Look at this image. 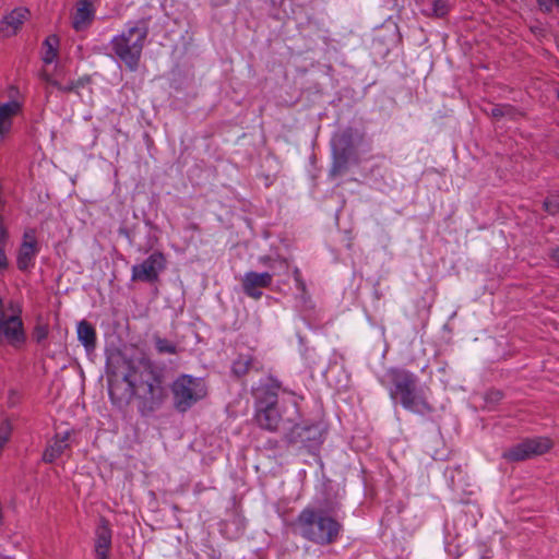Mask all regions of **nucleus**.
<instances>
[{"label": "nucleus", "instance_id": "nucleus-1", "mask_svg": "<svg viewBox=\"0 0 559 559\" xmlns=\"http://www.w3.org/2000/svg\"><path fill=\"white\" fill-rule=\"evenodd\" d=\"M123 379L138 399L143 415L159 409L168 396L163 370L147 358L129 361Z\"/></svg>", "mask_w": 559, "mask_h": 559}, {"label": "nucleus", "instance_id": "nucleus-2", "mask_svg": "<svg viewBox=\"0 0 559 559\" xmlns=\"http://www.w3.org/2000/svg\"><path fill=\"white\" fill-rule=\"evenodd\" d=\"M418 381V377L412 371L392 368L386 371L382 383L386 386L393 403L401 404L411 413L429 415L435 409L430 402V390L419 386Z\"/></svg>", "mask_w": 559, "mask_h": 559}, {"label": "nucleus", "instance_id": "nucleus-3", "mask_svg": "<svg viewBox=\"0 0 559 559\" xmlns=\"http://www.w3.org/2000/svg\"><path fill=\"white\" fill-rule=\"evenodd\" d=\"M294 525L302 538L320 546L335 543L343 530V525L330 513L314 508H305Z\"/></svg>", "mask_w": 559, "mask_h": 559}, {"label": "nucleus", "instance_id": "nucleus-4", "mask_svg": "<svg viewBox=\"0 0 559 559\" xmlns=\"http://www.w3.org/2000/svg\"><path fill=\"white\" fill-rule=\"evenodd\" d=\"M147 34L148 22L142 19L129 22L126 29L111 39L112 50L130 71L139 67Z\"/></svg>", "mask_w": 559, "mask_h": 559}, {"label": "nucleus", "instance_id": "nucleus-5", "mask_svg": "<svg viewBox=\"0 0 559 559\" xmlns=\"http://www.w3.org/2000/svg\"><path fill=\"white\" fill-rule=\"evenodd\" d=\"M171 393L175 408L180 413H185L194 404L205 399L207 385L202 378L180 374L171 383Z\"/></svg>", "mask_w": 559, "mask_h": 559}, {"label": "nucleus", "instance_id": "nucleus-6", "mask_svg": "<svg viewBox=\"0 0 559 559\" xmlns=\"http://www.w3.org/2000/svg\"><path fill=\"white\" fill-rule=\"evenodd\" d=\"M551 447L552 441L547 437L527 438L507 449L502 457L508 462L525 461L548 452Z\"/></svg>", "mask_w": 559, "mask_h": 559}, {"label": "nucleus", "instance_id": "nucleus-7", "mask_svg": "<svg viewBox=\"0 0 559 559\" xmlns=\"http://www.w3.org/2000/svg\"><path fill=\"white\" fill-rule=\"evenodd\" d=\"M166 264L165 254L160 251H155L143 262L132 266L131 280L134 282L153 283L158 280L159 274L166 269Z\"/></svg>", "mask_w": 559, "mask_h": 559}, {"label": "nucleus", "instance_id": "nucleus-8", "mask_svg": "<svg viewBox=\"0 0 559 559\" xmlns=\"http://www.w3.org/2000/svg\"><path fill=\"white\" fill-rule=\"evenodd\" d=\"M39 249L35 229H25L16 255V265L19 270L27 271L32 269L35 264V259L39 253Z\"/></svg>", "mask_w": 559, "mask_h": 559}, {"label": "nucleus", "instance_id": "nucleus-9", "mask_svg": "<svg viewBox=\"0 0 559 559\" xmlns=\"http://www.w3.org/2000/svg\"><path fill=\"white\" fill-rule=\"evenodd\" d=\"M272 273L263 272H247L242 278V288L247 296L253 299H260L262 297L261 288H266L272 284Z\"/></svg>", "mask_w": 559, "mask_h": 559}, {"label": "nucleus", "instance_id": "nucleus-10", "mask_svg": "<svg viewBox=\"0 0 559 559\" xmlns=\"http://www.w3.org/2000/svg\"><path fill=\"white\" fill-rule=\"evenodd\" d=\"M3 336L13 346L20 345L25 341L23 322L19 316L13 314L8 318L1 319L0 345L3 342Z\"/></svg>", "mask_w": 559, "mask_h": 559}, {"label": "nucleus", "instance_id": "nucleus-11", "mask_svg": "<svg viewBox=\"0 0 559 559\" xmlns=\"http://www.w3.org/2000/svg\"><path fill=\"white\" fill-rule=\"evenodd\" d=\"M31 13L28 9L20 7L13 9L10 13L3 16L1 21L0 32L4 37L15 35L25 21L28 20Z\"/></svg>", "mask_w": 559, "mask_h": 559}, {"label": "nucleus", "instance_id": "nucleus-12", "mask_svg": "<svg viewBox=\"0 0 559 559\" xmlns=\"http://www.w3.org/2000/svg\"><path fill=\"white\" fill-rule=\"evenodd\" d=\"M255 419L261 428L276 431L281 423V415L276 408V404H260Z\"/></svg>", "mask_w": 559, "mask_h": 559}, {"label": "nucleus", "instance_id": "nucleus-13", "mask_svg": "<svg viewBox=\"0 0 559 559\" xmlns=\"http://www.w3.org/2000/svg\"><path fill=\"white\" fill-rule=\"evenodd\" d=\"M22 111V105L17 100H10L0 105V142L11 131L13 118Z\"/></svg>", "mask_w": 559, "mask_h": 559}, {"label": "nucleus", "instance_id": "nucleus-14", "mask_svg": "<svg viewBox=\"0 0 559 559\" xmlns=\"http://www.w3.org/2000/svg\"><path fill=\"white\" fill-rule=\"evenodd\" d=\"M111 545V530L105 520L100 521L96 530L95 552L98 559H107Z\"/></svg>", "mask_w": 559, "mask_h": 559}, {"label": "nucleus", "instance_id": "nucleus-15", "mask_svg": "<svg viewBox=\"0 0 559 559\" xmlns=\"http://www.w3.org/2000/svg\"><path fill=\"white\" fill-rule=\"evenodd\" d=\"M70 431L56 435L55 439L49 443L44 452V461L52 463L60 457L67 449H69Z\"/></svg>", "mask_w": 559, "mask_h": 559}, {"label": "nucleus", "instance_id": "nucleus-16", "mask_svg": "<svg viewBox=\"0 0 559 559\" xmlns=\"http://www.w3.org/2000/svg\"><path fill=\"white\" fill-rule=\"evenodd\" d=\"M78 340L84 346L87 353H91L96 347V331L94 326L85 320L78 323L76 326Z\"/></svg>", "mask_w": 559, "mask_h": 559}, {"label": "nucleus", "instance_id": "nucleus-17", "mask_svg": "<svg viewBox=\"0 0 559 559\" xmlns=\"http://www.w3.org/2000/svg\"><path fill=\"white\" fill-rule=\"evenodd\" d=\"M93 20L92 4L87 1L79 2L73 14L72 25L76 31L84 29Z\"/></svg>", "mask_w": 559, "mask_h": 559}, {"label": "nucleus", "instance_id": "nucleus-18", "mask_svg": "<svg viewBox=\"0 0 559 559\" xmlns=\"http://www.w3.org/2000/svg\"><path fill=\"white\" fill-rule=\"evenodd\" d=\"M59 38L56 35L48 36L43 43V61L46 64L53 62L58 56Z\"/></svg>", "mask_w": 559, "mask_h": 559}, {"label": "nucleus", "instance_id": "nucleus-19", "mask_svg": "<svg viewBox=\"0 0 559 559\" xmlns=\"http://www.w3.org/2000/svg\"><path fill=\"white\" fill-rule=\"evenodd\" d=\"M280 389L281 383L277 380L270 378L269 382L263 388L260 389V392L261 394H263V397L260 396L259 404H276V397Z\"/></svg>", "mask_w": 559, "mask_h": 559}, {"label": "nucleus", "instance_id": "nucleus-20", "mask_svg": "<svg viewBox=\"0 0 559 559\" xmlns=\"http://www.w3.org/2000/svg\"><path fill=\"white\" fill-rule=\"evenodd\" d=\"M253 367V358L250 355H239L233 362L231 371L237 377H242Z\"/></svg>", "mask_w": 559, "mask_h": 559}, {"label": "nucleus", "instance_id": "nucleus-21", "mask_svg": "<svg viewBox=\"0 0 559 559\" xmlns=\"http://www.w3.org/2000/svg\"><path fill=\"white\" fill-rule=\"evenodd\" d=\"M41 79L47 84H49L53 87H57L58 90L63 91V92H71L76 88V85L73 82L68 85H62L58 81H56L49 73H47L45 71L41 73Z\"/></svg>", "mask_w": 559, "mask_h": 559}, {"label": "nucleus", "instance_id": "nucleus-22", "mask_svg": "<svg viewBox=\"0 0 559 559\" xmlns=\"http://www.w3.org/2000/svg\"><path fill=\"white\" fill-rule=\"evenodd\" d=\"M155 346L158 353L160 354H176L177 347L175 344L170 343L165 338H156Z\"/></svg>", "mask_w": 559, "mask_h": 559}, {"label": "nucleus", "instance_id": "nucleus-23", "mask_svg": "<svg viewBox=\"0 0 559 559\" xmlns=\"http://www.w3.org/2000/svg\"><path fill=\"white\" fill-rule=\"evenodd\" d=\"M448 4L445 0H435L432 3L433 14L438 17H442L448 13Z\"/></svg>", "mask_w": 559, "mask_h": 559}, {"label": "nucleus", "instance_id": "nucleus-24", "mask_svg": "<svg viewBox=\"0 0 559 559\" xmlns=\"http://www.w3.org/2000/svg\"><path fill=\"white\" fill-rule=\"evenodd\" d=\"M48 333H49V329H48L47 324H37L34 329L33 335H34V338L36 340V342L40 343L47 338Z\"/></svg>", "mask_w": 559, "mask_h": 559}, {"label": "nucleus", "instance_id": "nucleus-25", "mask_svg": "<svg viewBox=\"0 0 559 559\" xmlns=\"http://www.w3.org/2000/svg\"><path fill=\"white\" fill-rule=\"evenodd\" d=\"M544 207L550 214H555V213L559 212V198L558 197L548 198L544 202Z\"/></svg>", "mask_w": 559, "mask_h": 559}, {"label": "nucleus", "instance_id": "nucleus-26", "mask_svg": "<svg viewBox=\"0 0 559 559\" xmlns=\"http://www.w3.org/2000/svg\"><path fill=\"white\" fill-rule=\"evenodd\" d=\"M504 109H508L509 110V105L508 104H504V105H495L491 107L490 109V115L493 117V118H501L503 117V110Z\"/></svg>", "mask_w": 559, "mask_h": 559}, {"label": "nucleus", "instance_id": "nucleus-27", "mask_svg": "<svg viewBox=\"0 0 559 559\" xmlns=\"http://www.w3.org/2000/svg\"><path fill=\"white\" fill-rule=\"evenodd\" d=\"M545 11H550L555 5L559 8V0H537Z\"/></svg>", "mask_w": 559, "mask_h": 559}, {"label": "nucleus", "instance_id": "nucleus-28", "mask_svg": "<svg viewBox=\"0 0 559 559\" xmlns=\"http://www.w3.org/2000/svg\"><path fill=\"white\" fill-rule=\"evenodd\" d=\"M293 275H294V280L296 282L297 287L299 289L304 290L305 289V283L301 280V273H300L299 269L295 267L294 271H293Z\"/></svg>", "mask_w": 559, "mask_h": 559}, {"label": "nucleus", "instance_id": "nucleus-29", "mask_svg": "<svg viewBox=\"0 0 559 559\" xmlns=\"http://www.w3.org/2000/svg\"><path fill=\"white\" fill-rule=\"evenodd\" d=\"M8 266V259L5 255V247L0 245V269H5Z\"/></svg>", "mask_w": 559, "mask_h": 559}, {"label": "nucleus", "instance_id": "nucleus-30", "mask_svg": "<svg viewBox=\"0 0 559 559\" xmlns=\"http://www.w3.org/2000/svg\"><path fill=\"white\" fill-rule=\"evenodd\" d=\"M8 238H9L8 230L5 229V227L3 225H0V245H3V247H5Z\"/></svg>", "mask_w": 559, "mask_h": 559}, {"label": "nucleus", "instance_id": "nucleus-31", "mask_svg": "<svg viewBox=\"0 0 559 559\" xmlns=\"http://www.w3.org/2000/svg\"><path fill=\"white\" fill-rule=\"evenodd\" d=\"M516 115H518L516 110L511 105H509V110L508 109L503 110V117L514 118Z\"/></svg>", "mask_w": 559, "mask_h": 559}, {"label": "nucleus", "instance_id": "nucleus-32", "mask_svg": "<svg viewBox=\"0 0 559 559\" xmlns=\"http://www.w3.org/2000/svg\"><path fill=\"white\" fill-rule=\"evenodd\" d=\"M551 259L559 266V248L552 250Z\"/></svg>", "mask_w": 559, "mask_h": 559}, {"label": "nucleus", "instance_id": "nucleus-33", "mask_svg": "<svg viewBox=\"0 0 559 559\" xmlns=\"http://www.w3.org/2000/svg\"><path fill=\"white\" fill-rule=\"evenodd\" d=\"M272 259L271 257H267V255H262L259 258V262L263 265H270Z\"/></svg>", "mask_w": 559, "mask_h": 559}, {"label": "nucleus", "instance_id": "nucleus-34", "mask_svg": "<svg viewBox=\"0 0 559 559\" xmlns=\"http://www.w3.org/2000/svg\"><path fill=\"white\" fill-rule=\"evenodd\" d=\"M280 262L284 269L288 267L286 260H281Z\"/></svg>", "mask_w": 559, "mask_h": 559}]
</instances>
